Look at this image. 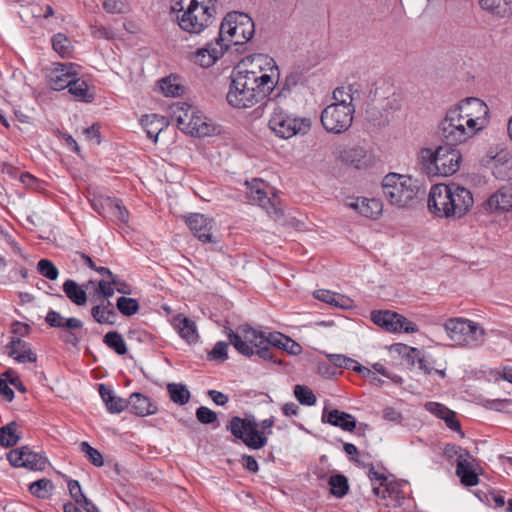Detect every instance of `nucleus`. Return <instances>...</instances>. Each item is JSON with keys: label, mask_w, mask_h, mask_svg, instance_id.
<instances>
[{"label": "nucleus", "mask_w": 512, "mask_h": 512, "mask_svg": "<svg viewBox=\"0 0 512 512\" xmlns=\"http://www.w3.org/2000/svg\"><path fill=\"white\" fill-rule=\"evenodd\" d=\"M450 139H472L490 124V109L480 98L467 97L451 105L441 119Z\"/></svg>", "instance_id": "f257e3e1"}, {"label": "nucleus", "mask_w": 512, "mask_h": 512, "mask_svg": "<svg viewBox=\"0 0 512 512\" xmlns=\"http://www.w3.org/2000/svg\"><path fill=\"white\" fill-rule=\"evenodd\" d=\"M474 199L471 191L456 183L435 184L428 194V209L435 216L449 220H460L472 209Z\"/></svg>", "instance_id": "f03ea898"}, {"label": "nucleus", "mask_w": 512, "mask_h": 512, "mask_svg": "<svg viewBox=\"0 0 512 512\" xmlns=\"http://www.w3.org/2000/svg\"><path fill=\"white\" fill-rule=\"evenodd\" d=\"M216 0H171V13L181 30L198 35L213 22Z\"/></svg>", "instance_id": "7ed1b4c3"}, {"label": "nucleus", "mask_w": 512, "mask_h": 512, "mask_svg": "<svg viewBox=\"0 0 512 512\" xmlns=\"http://www.w3.org/2000/svg\"><path fill=\"white\" fill-rule=\"evenodd\" d=\"M333 102L321 113V123L326 131L340 134L349 129L353 122L355 107L351 86L338 87L332 94Z\"/></svg>", "instance_id": "20e7f679"}, {"label": "nucleus", "mask_w": 512, "mask_h": 512, "mask_svg": "<svg viewBox=\"0 0 512 512\" xmlns=\"http://www.w3.org/2000/svg\"><path fill=\"white\" fill-rule=\"evenodd\" d=\"M234 69L270 94L280 79V70L276 61L266 54L246 56Z\"/></svg>", "instance_id": "39448f33"}, {"label": "nucleus", "mask_w": 512, "mask_h": 512, "mask_svg": "<svg viewBox=\"0 0 512 512\" xmlns=\"http://www.w3.org/2000/svg\"><path fill=\"white\" fill-rule=\"evenodd\" d=\"M171 118L177 127L192 137H210L220 132L215 122L205 116L198 108L186 102H177L171 106Z\"/></svg>", "instance_id": "423d86ee"}, {"label": "nucleus", "mask_w": 512, "mask_h": 512, "mask_svg": "<svg viewBox=\"0 0 512 512\" xmlns=\"http://www.w3.org/2000/svg\"><path fill=\"white\" fill-rule=\"evenodd\" d=\"M381 188L387 202L398 209L413 207L419 193V187L411 176L395 172L384 176Z\"/></svg>", "instance_id": "0eeeda50"}, {"label": "nucleus", "mask_w": 512, "mask_h": 512, "mask_svg": "<svg viewBox=\"0 0 512 512\" xmlns=\"http://www.w3.org/2000/svg\"><path fill=\"white\" fill-rule=\"evenodd\" d=\"M230 78L231 82L226 99L228 104L234 108H252L270 95L269 92L248 80L235 69H233Z\"/></svg>", "instance_id": "6e6552de"}, {"label": "nucleus", "mask_w": 512, "mask_h": 512, "mask_svg": "<svg viewBox=\"0 0 512 512\" xmlns=\"http://www.w3.org/2000/svg\"><path fill=\"white\" fill-rule=\"evenodd\" d=\"M255 33V26L252 18L242 12L228 13L219 29L217 38L220 42L227 44V50L231 45H243L247 43Z\"/></svg>", "instance_id": "1a4fd4ad"}, {"label": "nucleus", "mask_w": 512, "mask_h": 512, "mask_svg": "<svg viewBox=\"0 0 512 512\" xmlns=\"http://www.w3.org/2000/svg\"><path fill=\"white\" fill-rule=\"evenodd\" d=\"M230 343L242 355L250 357L254 354L265 360H273V354L267 351L266 336L248 326L239 327L236 332L227 329Z\"/></svg>", "instance_id": "9d476101"}, {"label": "nucleus", "mask_w": 512, "mask_h": 512, "mask_svg": "<svg viewBox=\"0 0 512 512\" xmlns=\"http://www.w3.org/2000/svg\"><path fill=\"white\" fill-rule=\"evenodd\" d=\"M443 327L449 340L460 347H478L486 335L478 323L462 317L447 319Z\"/></svg>", "instance_id": "9b49d317"}, {"label": "nucleus", "mask_w": 512, "mask_h": 512, "mask_svg": "<svg viewBox=\"0 0 512 512\" xmlns=\"http://www.w3.org/2000/svg\"><path fill=\"white\" fill-rule=\"evenodd\" d=\"M268 126L277 137L289 139L298 134H306L311 128V121L306 117L295 116L277 104L271 112Z\"/></svg>", "instance_id": "f8f14e48"}, {"label": "nucleus", "mask_w": 512, "mask_h": 512, "mask_svg": "<svg viewBox=\"0 0 512 512\" xmlns=\"http://www.w3.org/2000/svg\"><path fill=\"white\" fill-rule=\"evenodd\" d=\"M444 123L438 124V133L442 140L440 145H429L420 148L418 151V160H461L462 154L458 148L459 145L467 142V139H450L452 135H448Z\"/></svg>", "instance_id": "ddd939ff"}, {"label": "nucleus", "mask_w": 512, "mask_h": 512, "mask_svg": "<svg viewBox=\"0 0 512 512\" xmlns=\"http://www.w3.org/2000/svg\"><path fill=\"white\" fill-rule=\"evenodd\" d=\"M227 428L250 449H260L268 442L264 431L258 430V424L254 420L235 416L231 418Z\"/></svg>", "instance_id": "4468645a"}, {"label": "nucleus", "mask_w": 512, "mask_h": 512, "mask_svg": "<svg viewBox=\"0 0 512 512\" xmlns=\"http://www.w3.org/2000/svg\"><path fill=\"white\" fill-rule=\"evenodd\" d=\"M80 66L75 63L54 62L43 68L46 84L55 91L68 88L75 77L79 75Z\"/></svg>", "instance_id": "2eb2a0df"}, {"label": "nucleus", "mask_w": 512, "mask_h": 512, "mask_svg": "<svg viewBox=\"0 0 512 512\" xmlns=\"http://www.w3.org/2000/svg\"><path fill=\"white\" fill-rule=\"evenodd\" d=\"M246 185L249 189L248 197L252 203L259 205L274 221L282 217L283 211L279 206L277 197L275 195L273 197L267 196L262 180L255 178L251 182L246 181Z\"/></svg>", "instance_id": "dca6fc26"}, {"label": "nucleus", "mask_w": 512, "mask_h": 512, "mask_svg": "<svg viewBox=\"0 0 512 512\" xmlns=\"http://www.w3.org/2000/svg\"><path fill=\"white\" fill-rule=\"evenodd\" d=\"M371 320L374 324L383 328L387 332H405L412 334L419 331L418 326L414 322L408 320L403 315L390 310L373 311L371 313Z\"/></svg>", "instance_id": "f3484780"}, {"label": "nucleus", "mask_w": 512, "mask_h": 512, "mask_svg": "<svg viewBox=\"0 0 512 512\" xmlns=\"http://www.w3.org/2000/svg\"><path fill=\"white\" fill-rule=\"evenodd\" d=\"M227 51V44L220 42L218 38L214 41L206 43L202 48L189 53L188 59L192 63L202 68L212 67L223 57Z\"/></svg>", "instance_id": "a211bd4d"}, {"label": "nucleus", "mask_w": 512, "mask_h": 512, "mask_svg": "<svg viewBox=\"0 0 512 512\" xmlns=\"http://www.w3.org/2000/svg\"><path fill=\"white\" fill-rule=\"evenodd\" d=\"M45 320L51 327L63 329L60 338L65 343L77 345L79 337L75 331L83 327V323L80 319L74 317L64 318L59 312L49 311Z\"/></svg>", "instance_id": "6ab92c4d"}, {"label": "nucleus", "mask_w": 512, "mask_h": 512, "mask_svg": "<svg viewBox=\"0 0 512 512\" xmlns=\"http://www.w3.org/2000/svg\"><path fill=\"white\" fill-rule=\"evenodd\" d=\"M344 205L370 219L379 218L383 212V203L376 198L348 196L344 199Z\"/></svg>", "instance_id": "aec40b11"}, {"label": "nucleus", "mask_w": 512, "mask_h": 512, "mask_svg": "<svg viewBox=\"0 0 512 512\" xmlns=\"http://www.w3.org/2000/svg\"><path fill=\"white\" fill-rule=\"evenodd\" d=\"M186 223L193 234L202 242H215L212 230L214 221L203 214L195 213L186 218Z\"/></svg>", "instance_id": "412c9836"}, {"label": "nucleus", "mask_w": 512, "mask_h": 512, "mask_svg": "<svg viewBox=\"0 0 512 512\" xmlns=\"http://www.w3.org/2000/svg\"><path fill=\"white\" fill-rule=\"evenodd\" d=\"M322 422L339 427L344 431L352 432L356 428V419L353 415L338 409H324Z\"/></svg>", "instance_id": "4be33fe9"}, {"label": "nucleus", "mask_w": 512, "mask_h": 512, "mask_svg": "<svg viewBox=\"0 0 512 512\" xmlns=\"http://www.w3.org/2000/svg\"><path fill=\"white\" fill-rule=\"evenodd\" d=\"M172 325L178 332L179 336L186 340L188 343L191 344L198 341L199 335L197 326L193 320L189 319L183 314H178L173 318Z\"/></svg>", "instance_id": "5701e85b"}, {"label": "nucleus", "mask_w": 512, "mask_h": 512, "mask_svg": "<svg viewBox=\"0 0 512 512\" xmlns=\"http://www.w3.org/2000/svg\"><path fill=\"white\" fill-rule=\"evenodd\" d=\"M460 162H422L421 170L429 178L449 177L460 169Z\"/></svg>", "instance_id": "b1692460"}, {"label": "nucleus", "mask_w": 512, "mask_h": 512, "mask_svg": "<svg viewBox=\"0 0 512 512\" xmlns=\"http://www.w3.org/2000/svg\"><path fill=\"white\" fill-rule=\"evenodd\" d=\"M487 205L490 211H503L508 212L512 210V186L503 187L497 192L492 194Z\"/></svg>", "instance_id": "393cba45"}, {"label": "nucleus", "mask_w": 512, "mask_h": 512, "mask_svg": "<svg viewBox=\"0 0 512 512\" xmlns=\"http://www.w3.org/2000/svg\"><path fill=\"white\" fill-rule=\"evenodd\" d=\"M482 10L496 18H507L512 15L511 0H478Z\"/></svg>", "instance_id": "a878e982"}, {"label": "nucleus", "mask_w": 512, "mask_h": 512, "mask_svg": "<svg viewBox=\"0 0 512 512\" xmlns=\"http://www.w3.org/2000/svg\"><path fill=\"white\" fill-rule=\"evenodd\" d=\"M130 411L138 416L144 417L156 413L157 406L150 399L140 393H133L128 399Z\"/></svg>", "instance_id": "bb28decb"}, {"label": "nucleus", "mask_w": 512, "mask_h": 512, "mask_svg": "<svg viewBox=\"0 0 512 512\" xmlns=\"http://www.w3.org/2000/svg\"><path fill=\"white\" fill-rule=\"evenodd\" d=\"M141 125L147 133V136L154 141L157 140L158 135L168 126V121L165 117L157 114L144 115L141 118Z\"/></svg>", "instance_id": "cd10ccee"}, {"label": "nucleus", "mask_w": 512, "mask_h": 512, "mask_svg": "<svg viewBox=\"0 0 512 512\" xmlns=\"http://www.w3.org/2000/svg\"><path fill=\"white\" fill-rule=\"evenodd\" d=\"M99 394L110 413H120L128 407V400L115 396L113 390L104 384L99 385Z\"/></svg>", "instance_id": "c85d7f7f"}, {"label": "nucleus", "mask_w": 512, "mask_h": 512, "mask_svg": "<svg viewBox=\"0 0 512 512\" xmlns=\"http://www.w3.org/2000/svg\"><path fill=\"white\" fill-rule=\"evenodd\" d=\"M69 93L78 101L92 102L95 98V91L87 82L78 76L68 86Z\"/></svg>", "instance_id": "c756f323"}, {"label": "nucleus", "mask_w": 512, "mask_h": 512, "mask_svg": "<svg viewBox=\"0 0 512 512\" xmlns=\"http://www.w3.org/2000/svg\"><path fill=\"white\" fill-rule=\"evenodd\" d=\"M53 50L62 58H72L74 55L73 41L64 33H57L51 38Z\"/></svg>", "instance_id": "7c9ffc66"}, {"label": "nucleus", "mask_w": 512, "mask_h": 512, "mask_svg": "<svg viewBox=\"0 0 512 512\" xmlns=\"http://www.w3.org/2000/svg\"><path fill=\"white\" fill-rule=\"evenodd\" d=\"M7 349L8 354L19 362H30L32 360L30 345L23 339H12Z\"/></svg>", "instance_id": "2f4dec72"}, {"label": "nucleus", "mask_w": 512, "mask_h": 512, "mask_svg": "<svg viewBox=\"0 0 512 512\" xmlns=\"http://www.w3.org/2000/svg\"><path fill=\"white\" fill-rule=\"evenodd\" d=\"M314 297L331 306L339 308L350 307L351 300L348 297L334 293L330 290L319 289L314 291Z\"/></svg>", "instance_id": "473e14b6"}, {"label": "nucleus", "mask_w": 512, "mask_h": 512, "mask_svg": "<svg viewBox=\"0 0 512 512\" xmlns=\"http://www.w3.org/2000/svg\"><path fill=\"white\" fill-rule=\"evenodd\" d=\"M7 457L10 464L15 467L32 469V452L27 446L11 450Z\"/></svg>", "instance_id": "72a5a7b5"}, {"label": "nucleus", "mask_w": 512, "mask_h": 512, "mask_svg": "<svg viewBox=\"0 0 512 512\" xmlns=\"http://www.w3.org/2000/svg\"><path fill=\"white\" fill-rule=\"evenodd\" d=\"M105 205L109 209L106 217H110L121 224H126L128 222V211L119 200L106 197Z\"/></svg>", "instance_id": "f704fd0d"}, {"label": "nucleus", "mask_w": 512, "mask_h": 512, "mask_svg": "<svg viewBox=\"0 0 512 512\" xmlns=\"http://www.w3.org/2000/svg\"><path fill=\"white\" fill-rule=\"evenodd\" d=\"M63 291L66 296L76 305L83 306L87 302V293L83 290L76 281L66 280L63 284Z\"/></svg>", "instance_id": "c9c22d12"}, {"label": "nucleus", "mask_w": 512, "mask_h": 512, "mask_svg": "<svg viewBox=\"0 0 512 512\" xmlns=\"http://www.w3.org/2000/svg\"><path fill=\"white\" fill-rule=\"evenodd\" d=\"M34 18L37 19L39 25L48 30H54L62 21L60 17L54 15L53 8L50 5L41 8L37 15L34 14Z\"/></svg>", "instance_id": "e433bc0d"}, {"label": "nucleus", "mask_w": 512, "mask_h": 512, "mask_svg": "<svg viewBox=\"0 0 512 512\" xmlns=\"http://www.w3.org/2000/svg\"><path fill=\"white\" fill-rule=\"evenodd\" d=\"M111 302L107 301L106 305L95 306L91 310L93 318L100 324L113 325L116 321V313L110 309Z\"/></svg>", "instance_id": "4c0bfd02"}, {"label": "nucleus", "mask_w": 512, "mask_h": 512, "mask_svg": "<svg viewBox=\"0 0 512 512\" xmlns=\"http://www.w3.org/2000/svg\"><path fill=\"white\" fill-rule=\"evenodd\" d=\"M171 400L179 405L188 403L190 399V392L184 384L181 383H169L167 385Z\"/></svg>", "instance_id": "58836bf2"}, {"label": "nucleus", "mask_w": 512, "mask_h": 512, "mask_svg": "<svg viewBox=\"0 0 512 512\" xmlns=\"http://www.w3.org/2000/svg\"><path fill=\"white\" fill-rule=\"evenodd\" d=\"M509 156L506 141L495 140L489 144L486 151L488 160H507Z\"/></svg>", "instance_id": "ea45409f"}, {"label": "nucleus", "mask_w": 512, "mask_h": 512, "mask_svg": "<svg viewBox=\"0 0 512 512\" xmlns=\"http://www.w3.org/2000/svg\"><path fill=\"white\" fill-rule=\"evenodd\" d=\"M160 91L167 97L179 96L183 87L179 84L177 77L169 76L158 82Z\"/></svg>", "instance_id": "a19ab883"}, {"label": "nucleus", "mask_w": 512, "mask_h": 512, "mask_svg": "<svg viewBox=\"0 0 512 512\" xmlns=\"http://www.w3.org/2000/svg\"><path fill=\"white\" fill-rule=\"evenodd\" d=\"M103 342L118 355H124L127 352L125 340L117 331L108 332L104 336Z\"/></svg>", "instance_id": "79ce46f5"}, {"label": "nucleus", "mask_w": 512, "mask_h": 512, "mask_svg": "<svg viewBox=\"0 0 512 512\" xmlns=\"http://www.w3.org/2000/svg\"><path fill=\"white\" fill-rule=\"evenodd\" d=\"M55 490L53 482L47 478L34 480V496L40 499H49Z\"/></svg>", "instance_id": "37998d69"}, {"label": "nucleus", "mask_w": 512, "mask_h": 512, "mask_svg": "<svg viewBox=\"0 0 512 512\" xmlns=\"http://www.w3.org/2000/svg\"><path fill=\"white\" fill-rule=\"evenodd\" d=\"M17 432V426L14 423H10L0 428V444L5 447L15 445L20 439Z\"/></svg>", "instance_id": "c03bdc74"}, {"label": "nucleus", "mask_w": 512, "mask_h": 512, "mask_svg": "<svg viewBox=\"0 0 512 512\" xmlns=\"http://www.w3.org/2000/svg\"><path fill=\"white\" fill-rule=\"evenodd\" d=\"M490 169L496 179L500 181L512 180V162H492Z\"/></svg>", "instance_id": "a18cd8bd"}, {"label": "nucleus", "mask_w": 512, "mask_h": 512, "mask_svg": "<svg viewBox=\"0 0 512 512\" xmlns=\"http://www.w3.org/2000/svg\"><path fill=\"white\" fill-rule=\"evenodd\" d=\"M330 492L334 496L343 497L348 491V481L343 475H334L329 479Z\"/></svg>", "instance_id": "49530a36"}, {"label": "nucleus", "mask_w": 512, "mask_h": 512, "mask_svg": "<svg viewBox=\"0 0 512 512\" xmlns=\"http://www.w3.org/2000/svg\"><path fill=\"white\" fill-rule=\"evenodd\" d=\"M119 312L125 316H132L139 310V304L136 299L125 296L119 297L116 303Z\"/></svg>", "instance_id": "de8ad7c7"}, {"label": "nucleus", "mask_w": 512, "mask_h": 512, "mask_svg": "<svg viewBox=\"0 0 512 512\" xmlns=\"http://www.w3.org/2000/svg\"><path fill=\"white\" fill-rule=\"evenodd\" d=\"M294 395L303 405L312 406L316 403V397L313 391L307 386L296 385L294 388Z\"/></svg>", "instance_id": "09e8293b"}, {"label": "nucleus", "mask_w": 512, "mask_h": 512, "mask_svg": "<svg viewBox=\"0 0 512 512\" xmlns=\"http://www.w3.org/2000/svg\"><path fill=\"white\" fill-rule=\"evenodd\" d=\"M80 450L85 454L89 461L96 467H101L104 464L102 454L95 448L91 447L87 442L80 443Z\"/></svg>", "instance_id": "8fccbe9b"}, {"label": "nucleus", "mask_w": 512, "mask_h": 512, "mask_svg": "<svg viewBox=\"0 0 512 512\" xmlns=\"http://www.w3.org/2000/svg\"><path fill=\"white\" fill-rule=\"evenodd\" d=\"M103 8L108 13L122 14L127 13L130 6L127 0H104Z\"/></svg>", "instance_id": "3c124183"}, {"label": "nucleus", "mask_w": 512, "mask_h": 512, "mask_svg": "<svg viewBox=\"0 0 512 512\" xmlns=\"http://www.w3.org/2000/svg\"><path fill=\"white\" fill-rule=\"evenodd\" d=\"M39 273L49 280H56L59 275L57 267L48 259H42L37 264Z\"/></svg>", "instance_id": "603ef678"}, {"label": "nucleus", "mask_w": 512, "mask_h": 512, "mask_svg": "<svg viewBox=\"0 0 512 512\" xmlns=\"http://www.w3.org/2000/svg\"><path fill=\"white\" fill-rule=\"evenodd\" d=\"M456 475L460 478V481L464 486L472 487L479 483L476 467L463 469L461 473L456 472Z\"/></svg>", "instance_id": "864d4df0"}, {"label": "nucleus", "mask_w": 512, "mask_h": 512, "mask_svg": "<svg viewBox=\"0 0 512 512\" xmlns=\"http://www.w3.org/2000/svg\"><path fill=\"white\" fill-rule=\"evenodd\" d=\"M472 467H477V461L470 452L465 449L457 459L456 472L461 473L463 469H470Z\"/></svg>", "instance_id": "5fc2aeb1"}, {"label": "nucleus", "mask_w": 512, "mask_h": 512, "mask_svg": "<svg viewBox=\"0 0 512 512\" xmlns=\"http://www.w3.org/2000/svg\"><path fill=\"white\" fill-rule=\"evenodd\" d=\"M196 417L203 424H210L217 420V414L205 406H201L196 410Z\"/></svg>", "instance_id": "6e6d98bb"}, {"label": "nucleus", "mask_w": 512, "mask_h": 512, "mask_svg": "<svg viewBox=\"0 0 512 512\" xmlns=\"http://www.w3.org/2000/svg\"><path fill=\"white\" fill-rule=\"evenodd\" d=\"M328 359L331 363H333L337 367H343V368H352L353 366L357 365L358 362L355 360L348 358L341 354H329L327 355Z\"/></svg>", "instance_id": "4d7b16f0"}, {"label": "nucleus", "mask_w": 512, "mask_h": 512, "mask_svg": "<svg viewBox=\"0 0 512 512\" xmlns=\"http://www.w3.org/2000/svg\"><path fill=\"white\" fill-rule=\"evenodd\" d=\"M353 370L361 374L364 378L368 379L369 382L374 386H381L383 381L376 376L370 369L360 365L359 363L353 366Z\"/></svg>", "instance_id": "13d9d810"}, {"label": "nucleus", "mask_w": 512, "mask_h": 512, "mask_svg": "<svg viewBox=\"0 0 512 512\" xmlns=\"http://www.w3.org/2000/svg\"><path fill=\"white\" fill-rule=\"evenodd\" d=\"M369 156V151L361 145H355L345 151V157L350 160H361Z\"/></svg>", "instance_id": "bf43d9fd"}, {"label": "nucleus", "mask_w": 512, "mask_h": 512, "mask_svg": "<svg viewBox=\"0 0 512 512\" xmlns=\"http://www.w3.org/2000/svg\"><path fill=\"white\" fill-rule=\"evenodd\" d=\"M425 409L430 413L436 415L440 419L446 414L451 415V410L447 408L445 405L438 402H427L425 404Z\"/></svg>", "instance_id": "052dcab7"}, {"label": "nucleus", "mask_w": 512, "mask_h": 512, "mask_svg": "<svg viewBox=\"0 0 512 512\" xmlns=\"http://www.w3.org/2000/svg\"><path fill=\"white\" fill-rule=\"evenodd\" d=\"M286 338H287V336H285L281 333H278V332L270 333L268 336H266L268 353H271L269 350L270 346H273V347H276L279 349H283L285 346L284 339H286Z\"/></svg>", "instance_id": "680f3d73"}, {"label": "nucleus", "mask_w": 512, "mask_h": 512, "mask_svg": "<svg viewBox=\"0 0 512 512\" xmlns=\"http://www.w3.org/2000/svg\"><path fill=\"white\" fill-rule=\"evenodd\" d=\"M227 349L228 343L220 341L215 344L209 355L212 359L224 361L228 358Z\"/></svg>", "instance_id": "e2e57ef3"}, {"label": "nucleus", "mask_w": 512, "mask_h": 512, "mask_svg": "<svg viewBox=\"0 0 512 512\" xmlns=\"http://www.w3.org/2000/svg\"><path fill=\"white\" fill-rule=\"evenodd\" d=\"M12 339H23L30 334V326L27 323L15 322L12 325Z\"/></svg>", "instance_id": "0e129e2a"}, {"label": "nucleus", "mask_w": 512, "mask_h": 512, "mask_svg": "<svg viewBox=\"0 0 512 512\" xmlns=\"http://www.w3.org/2000/svg\"><path fill=\"white\" fill-rule=\"evenodd\" d=\"M68 490L76 504L80 503L82 499L85 497L81 490V486L77 480H69Z\"/></svg>", "instance_id": "69168bd1"}, {"label": "nucleus", "mask_w": 512, "mask_h": 512, "mask_svg": "<svg viewBox=\"0 0 512 512\" xmlns=\"http://www.w3.org/2000/svg\"><path fill=\"white\" fill-rule=\"evenodd\" d=\"M98 291L106 298L114 295V287L110 279H102L98 283Z\"/></svg>", "instance_id": "338daca9"}, {"label": "nucleus", "mask_w": 512, "mask_h": 512, "mask_svg": "<svg viewBox=\"0 0 512 512\" xmlns=\"http://www.w3.org/2000/svg\"><path fill=\"white\" fill-rule=\"evenodd\" d=\"M82 133L84 134L85 138L88 141L95 142V143L100 142L99 141V136H100L99 126L92 125L90 127L84 128Z\"/></svg>", "instance_id": "774afa93"}]
</instances>
